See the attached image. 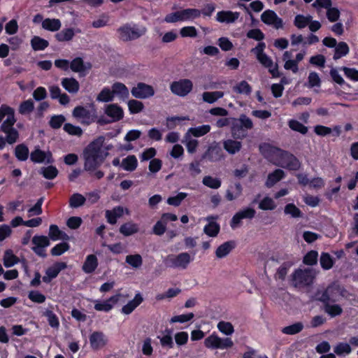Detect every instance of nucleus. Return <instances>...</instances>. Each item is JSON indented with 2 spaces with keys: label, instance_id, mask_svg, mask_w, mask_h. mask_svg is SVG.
I'll use <instances>...</instances> for the list:
<instances>
[{
  "label": "nucleus",
  "instance_id": "7c9ffc66",
  "mask_svg": "<svg viewBox=\"0 0 358 358\" xmlns=\"http://www.w3.org/2000/svg\"><path fill=\"white\" fill-rule=\"evenodd\" d=\"M122 215L123 208L121 206L115 207L112 210L106 211V217L111 224H115L117 222V219L122 217Z\"/></svg>",
  "mask_w": 358,
  "mask_h": 358
},
{
  "label": "nucleus",
  "instance_id": "b1692460",
  "mask_svg": "<svg viewBox=\"0 0 358 358\" xmlns=\"http://www.w3.org/2000/svg\"><path fill=\"white\" fill-rule=\"evenodd\" d=\"M48 238L52 241H67L69 239V236L65 232L60 230L55 224H51L50 226Z\"/></svg>",
  "mask_w": 358,
  "mask_h": 358
},
{
  "label": "nucleus",
  "instance_id": "58836bf2",
  "mask_svg": "<svg viewBox=\"0 0 358 358\" xmlns=\"http://www.w3.org/2000/svg\"><path fill=\"white\" fill-rule=\"evenodd\" d=\"M324 310L325 313L334 317L340 315L343 313V309L338 304H331V303H324Z\"/></svg>",
  "mask_w": 358,
  "mask_h": 358
},
{
  "label": "nucleus",
  "instance_id": "4c0bfd02",
  "mask_svg": "<svg viewBox=\"0 0 358 358\" xmlns=\"http://www.w3.org/2000/svg\"><path fill=\"white\" fill-rule=\"evenodd\" d=\"M182 142L186 145L188 152L193 154L196 152L199 145V141L196 139L192 138L189 134H185Z\"/></svg>",
  "mask_w": 358,
  "mask_h": 358
},
{
  "label": "nucleus",
  "instance_id": "e2e57ef3",
  "mask_svg": "<svg viewBox=\"0 0 358 358\" xmlns=\"http://www.w3.org/2000/svg\"><path fill=\"white\" fill-rule=\"evenodd\" d=\"M320 262L321 266L325 270L330 269L334 264V262L331 255L325 252L322 253Z\"/></svg>",
  "mask_w": 358,
  "mask_h": 358
},
{
  "label": "nucleus",
  "instance_id": "603ef678",
  "mask_svg": "<svg viewBox=\"0 0 358 358\" xmlns=\"http://www.w3.org/2000/svg\"><path fill=\"white\" fill-rule=\"evenodd\" d=\"M164 333L166 334L160 338V343L162 347L171 349L173 347V341L171 336L172 331L166 329H165Z\"/></svg>",
  "mask_w": 358,
  "mask_h": 358
},
{
  "label": "nucleus",
  "instance_id": "c756f323",
  "mask_svg": "<svg viewBox=\"0 0 358 358\" xmlns=\"http://www.w3.org/2000/svg\"><path fill=\"white\" fill-rule=\"evenodd\" d=\"M6 110V119L3 121V124L1 126V130L8 128H13L14 124L16 122V120L14 116V110L9 107L6 106V108L3 109Z\"/></svg>",
  "mask_w": 358,
  "mask_h": 358
},
{
  "label": "nucleus",
  "instance_id": "412c9836",
  "mask_svg": "<svg viewBox=\"0 0 358 358\" xmlns=\"http://www.w3.org/2000/svg\"><path fill=\"white\" fill-rule=\"evenodd\" d=\"M239 17V13L230 10H222L217 13L216 20L222 23H233Z\"/></svg>",
  "mask_w": 358,
  "mask_h": 358
},
{
  "label": "nucleus",
  "instance_id": "5701e85b",
  "mask_svg": "<svg viewBox=\"0 0 358 358\" xmlns=\"http://www.w3.org/2000/svg\"><path fill=\"white\" fill-rule=\"evenodd\" d=\"M62 86L69 93L76 94L80 89V85L73 78H64L61 82Z\"/></svg>",
  "mask_w": 358,
  "mask_h": 358
},
{
  "label": "nucleus",
  "instance_id": "a211bd4d",
  "mask_svg": "<svg viewBox=\"0 0 358 358\" xmlns=\"http://www.w3.org/2000/svg\"><path fill=\"white\" fill-rule=\"evenodd\" d=\"M120 296V294H116L110 296L104 301H97L94 305V309L97 311L108 312L113 308V306L118 302Z\"/></svg>",
  "mask_w": 358,
  "mask_h": 358
},
{
  "label": "nucleus",
  "instance_id": "c03bdc74",
  "mask_svg": "<svg viewBox=\"0 0 358 358\" xmlns=\"http://www.w3.org/2000/svg\"><path fill=\"white\" fill-rule=\"evenodd\" d=\"M15 155L20 161H25L29 156V149L24 144H20L15 147Z\"/></svg>",
  "mask_w": 358,
  "mask_h": 358
},
{
  "label": "nucleus",
  "instance_id": "dca6fc26",
  "mask_svg": "<svg viewBox=\"0 0 358 358\" xmlns=\"http://www.w3.org/2000/svg\"><path fill=\"white\" fill-rule=\"evenodd\" d=\"M203 159L210 162H217L222 158V151L217 143H214L208 147L203 155Z\"/></svg>",
  "mask_w": 358,
  "mask_h": 358
},
{
  "label": "nucleus",
  "instance_id": "3c124183",
  "mask_svg": "<svg viewBox=\"0 0 358 358\" xmlns=\"http://www.w3.org/2000/svg\"><path fill=\"white\" fill-rule=\"evenodd\" d=\"M303 329V324L302 322H296L292 325L285 327L282 329V333L288 335H294L299 333Z\"/></svg>",
  "mask_w": 358,
  "mask_h": 358
},
{
  "label": "nucleus",
  "instance_id": "de8ad7c7",
  "mask_svg": "<svg viewBox=\"0 0 358 358\" xmlns=\"http://www.w3.org/2000/svg\"><path fill=\"white\" fill-rule=\"evenodd\" d=\"M352 351V348L348 343H338L334 348V352L338 356H344L349 355Z\"/></svg>",
  "mask_w": 358,
  "mask_h": 358
},
{
  "label": "nucleus",
  "instance_id": "a878e982",
  "mask_svg": "<svg viewBox=\"0 0 358 358\" xmlns=\"http://www.w3.org/2000/svg\"><path fill=\"white\" fill-rule=\"evenodd\" d=\"M234 247L235 243L234 241H227L217 248L215 255L219 259L223 258L229 255Z\"/></svg>",
  "mask_w": 358,
  "mask_h": 358
},
{
  "label": "nucleus",
  "instance_id": "4d7b16f0",
  "mask_svg": "<svg viewBox=\"0 0 358 358\" xmlns=\"http://www.w3.org/2000/svg\"><path fill=\"white\" fill-rule=\"evenodd\" d=\"M18 262V258L14 255L10 250L5 252L3 264L6 267H10Z\"/></svg>",
  "mask_w": 358,
  "mask_h": 358
},
{
  "label": "nucleus",
  "instance_id": "423d86ee",
  "mask_svg": "<svg viewBox=\"0 0 358 358\" xmlns=\"http://www.w3.org/2000/svg\"><path fill=\"white\" fill-rule=\"evenodd\" d=\"M346 290L340 286L332 284L327 287L319 297V300L323 303L338 301L340 296H346Z\"/></svg>",
  "mask_w": 358,
  "mask_h": 358
},
{
  "label": "nucleus",
  "instance_id": "a18cd8bd",
  "mask_svg": "<svg viewBox=\"0 0 358 358\" xmlns=\"http://www.w3.org/2000/svg\"><path fill=\"white\" fill-rule=\"evenodd\" d=\"M312 19L311 15H297L294 18V24L297 28L303 29L309 24Z\"/></svg>",
  "mask_w": 358,
  "mask_h": 358
},
{
  "label": "nucleus",
  "instance_id": "0eeeda50",
  "mask_svg": "<svg viewBox=\"0 0 358 358\" xmlns=\"http://www.w3.org/2000/svg\"><path fill=\"white\" fill-rule=\"evenodd\" d=\"M192 258L189 253L182 252L178 255H169L164 260L168 267L181 268L185 269L191 262Z\"/></svg>",
  "mask_w": 358,
  "mask_h": 358
},
{
  "label": "nucleus",
  "instance_id": "864d4df0",
  "mask_svg": "<svg viewBox=\"0 0 358 358\" xmlns=\"http://www.w3.org/2000/svg\"><path fill=\"white\" fill-rule=\"evenodd\" d=\"M204 185L212 189H218L221 186V180L217 178L206 176L203 178Z\"/></svg>",
  "mask_w": 358,
  "mask_h": 358
},
{
  "label": "nucleus",
  "instance_id": "20e7f679",
  "mask_svg": "<svg viewBox=\"0 0 358 358\" xmlns=\"http://www.w3.org/2000/svg\"><path fill=\"white\" fill-rule=\"evenodd\" d=\"M200 16V10L196 8H186L166 15L164 20L168 23H175L181 21L193 20Z\"/></svg>",
  "mask_w": 358,
  "mask_h": 358
},
{
  "label": "nucleus",
  "instance_id": "c85d7f7f",
  "mask_svg": "<svg viewBox=\"0 0 358 358\" xmlns=\"http://www.w3.org/2000/svg\"><path fill=\"white\" fill-rule=\"evenodd\" d=\"M223 147L224 150L229 154L234 155L240 151L242 147V144L240 141L232 139H228L224 141Z\"/></svg>",
  "mask_w": 358,
  "mask_h": 358
},
{
  "label": "nucleus",
  "instance_id": "6e6552de",
  "mask_svg": "<svg viewBox=\"0 0 358 358\" xmlns=\"http://www.w3.org/2000/svg\"><path fill=\"white\" fill-rule=\"evenodd\" d=\"M72 114L74 117L81 120V122L87 125L94 122L97 118L96 110L93 105L91 110L80 106H76Z\"/></svg>",
  "mask_w": 358,
  "mask_h": 358
},
{
  "label": "nucleus",
  "instance_id": "13d9d810",
  "mask_svg": "<svg viewBox=\"0 0 358 358\" xmlns=\"http://www.w3.org/2000/svg\"><path fill=\"white\" fill-rule=\"evenodd\" d=\"M34 247L46 248L50 245V239L45 236H34L31 240Z\"/></svg>",
  "mask_w": 358,
  "mask_h": 358
},
{
  "label": "nucleus",
  "instance_id": "c9c22d12",
  "mask_svg": "<svg viewBox=\"0 0 358 358\" xmlns=\"http://www.w3.org/2000/svg\"><path fill=\"white\" fill-rule=\"evenodd\" d=\"M210 125L205 124L197 127L189 128L187 133L194 137H201L208 134L210 131Z\"/></svg>",
  "mask_w": 358,
  "mask_h": 358
},
{
  "label": "nucleus",
  "instance_id": "ea45409f",
  "mask_svg": "<svg viewBox=\"0 0 358 358\" xmlns=\"http://www.w3.org/2000/svg\"><path fill=\"white\" fill-rule=\"evenodd\" d=\"M349 52V47L345 42L338 43L335 47V53L334 59L337 60L343 56H345Z\"/></svg>",
  "mask_w": 358,
  "mask_h": 358
},
{
  "label": "nucleus",
  "instance_id": "9b49d317",
  "mask_svg": "<svg viewBox=\"0 0 358 358\" xmlns=\"http://www.w3.org/2000/svg\"><path fill=\"white\" fill-rule=\"evenodd\" d=\"M131 93L136 99H145L152 96L155 94V90L150 85L138 83L131 89Z\"/></svg>",
  "mask_w": 358,
  "mask_h": 358
},
{
  "label": "nucleus",
  "instance_id": "1a4fd4ad",
  "mask_svg": "<svg viewBox=\"0 0 358 358\" xmlns=\"http://www.w3.org/2000/svg\"><path fill=\"white\" fill-rule=\"evenodd\" d=\"M204 345L211 349H229L233 347L234 342L230 338H220L218 336L212 334L204 340Z\"/></svg>",
  "mask_w": 358,
  "mask_h": 358
},
{
  "label": "nucleus",
  "instance_id": "ddd939ff",
  "mask_svg": "<svg viewBox=\"0 0 358 358\" xmlns=\"http://www.w3.org/2000/svg\"><path fill=\"white\" fill-rule=\"evenodd\" d=\"M240 125H234L232 128V134L234 137L240 138L241 136L245 137V134H240V130H242L243 128L246 130L251 129L253 127V123L248 117L245 115H242L239 118Z\"/></svg>",
  "mask_w": 358,
  "mask_h": 358
},
{
  "label": "nucleus",
  "instance_id": "79ce46f5",
  "mask_svg": "<svg viewBox=\"0 0 358 358\" xmlns=\"http://www.w3.org/2000/svg\"><path fill=\"white\" fill-rule=\"evenodd\" d=\"M86 199L79 193L72 194L69 199V206L71 208H76L85 204Z\"/></svg>",
  "mask_w": 358,
  "mask_h": 358
},
{
  "label": "nucleus",
  "instance_id": "09e8293b",
  "mask_svg": "<svg viewBox=\"0 0 358 358\" xmlns=\"http://www.w3.org/2000/svg\"><path fill=\"white\" fill-rule=\"evenodd\" d=\"M1 131L6 134V140L8 143L13 144L17 141L19 133L15 128L4 129Z\"/></svg>",
  "mask_w": 358,
  "mask_h": 358
},
{
  "label": "nucleus",
  "instance_id": "f3484780",
  "mask_svg": "<svg viewBox=\"0 0 358 358\" xmlns=\"http://www.w3.org/2000/svg\"><path fill=\"white\" fill-rule=\"evenodd\" d=\"M105 113L111 118V122H117L124 117L123 109L116 103L106 106Z\"/></svg>",
  "mask_w": 358,
  "mask_h": 358
},
{
  "label": "nucleus",
  "instance_id": "cd10ccee",
  "mask_svg": "<svg viewBox=\"0 0 358 358\" xmlns=\"http://www.w3.org/2000/svg\"><path fill=\"white\" fill-rule=\"evenodd\" d=\"M214 217H208L206 220L209 221L208 224L206 225L203 231L210 237H215L220 231V225L215 222L211 221Z\"/></svg>",
  "mask_w": 358,
  "mask_h": 358
},
{
  "label": "nucleus",
  "instance_id": "4468645a",
  "mask_svg": "<svg viewBox=\"0 0 358 358\" xmlns=\"http://www.w3.org/2000/svg\"><path fill=\"white\" fill-rule=\"evenodd\" d=\"M66 268V264L64 262H57L53 266L47 268L45 275L43 277V281L49 283L50 281L56 278L59 273Z\"/></svg>",
  "mask_w": 358,
  "mask_h": 358
},
{
  "label": "nucleus",
  "instance_id": "37998d69",
  "mask_svg": "<svg viewBox=\"0 0 358 358\" xmlns=\"http://www.w3.org/2000/svg\"><path fill=\"white\" fill-rule=\"evenodd\" d=\"M125 262L134 268H138L143 264V258L139 254L129 255L125 258Z\"/></svg>",
  "mask_w": 358,
  "mask_h": 358
},
{
  "label": "nucleus",
  "instance_id": "2eb2a0df",
  "mask_svg": "<svg viewBox=\"0 0 358 358\" xmlns=\"http://www.w3.org/2000/svg\"><path fill=\"white\" fill-rule=\"evenodd\" d=\"M90 343L92 348L97 350L106 345L107 338L103 332L94 331L90 336Z\"/></svg>",
  "mask_w": 358,
  "mask_h": 358
},
{
  "label": "nucleus",
  "instance_id": "49530a36",
  "mask_svg": "<svg viewBox=\"0 0 358 358\" xmlns=\"http://www.w3.org/2000/svg\"><path fill=\"white\" fill-rule=\"evenodd\" d=\"M31 45L34 50H42L48 46L49 43L39 36H34L31 41Z\"/></svg>",
  "mask_w": 358,
  "mask_h": 358
},
{
  "label": "nucleus",
  "instance_id": "774afa93",
  "mask_svg": "<svg viewBox=\"0 0 358 358\" xmlns=\"http://www.w3.org/2000/svg\"><path fill=\"white\" fill-rule=\"evenodd\" d=\"M317 252L311 250L304 256L303 262L306 265H315L317 262Z\"/></svg>",
  "mask_w": 358,
  "mask_h": 358
},
{
  "label": "nucleus",
  "instance_id": "6e6d98bb",
  "mask_svg": "<svg viewBox=\"0 0 358 358\" xmlns=\"http://www.w3.org/2000/svg\"><path fill=\"white\" fill-rule=\"evenodd\" d=\"M217 329L222 334L229 336L234 332V328L232 324L229 322L220 321L217 324Z\"/></svg>",
  "mask_w": 358,
  "mask_h": 358
},
{
  "label": "nucleus",
  "instance_id": "69168bd1",
  "mask_svg": "<svg viewBox=\"0 0 358 358\" xmlns=\"http://www.w3.org/2000/svg\"><path fill=\"white\" fill-rule=\"evenodd\" d=\"M64 130L72 136H80L83 134V129L78 126L66 123L64 126Z\"/></svg>",
  "mask_w": 358,
  "mask_h": 358
},
{
  "label": "nucleus",
  "instance_id": "39448f33",
  "mask_svg": "<svg viewBox=\"0 0 358 358\" xmlns=\"http://www.w3.org/2000/svg\"><path fill=\"white\" fill-rule=\"evenodd\" d=\"M120 38L123 41H129L136 40L146 32V28L144 27H139L138 25H131L126 24L120 27L117 29Z\"/></svg>",
  "mask_w": 358,
  "mask_h": 358
},
{
  "label": "nucleus",
  "instance_id": "2f4dec72",
  "mask_svg": "<svg viewBox=\"0 0 358 358\" xmlns=\"http://www.w3.org/2000/svg\"><path fill=\"white\" fill-rule=\"evenodd\" d=\"M139 228L137 224L128 222L122 224L120 228V232L124 236H129L138 233Z\"/></svg>",
  "mask_w": 358,
  "mask_h": 358
},
{
  "label": "nucleus",
  "instance_id": "bf43d9fd",
  "mask_svg": "<svg viewBox=\"0 0 358 358\" xmlns=\"http://www.w3.org/2000/svg\"><path fill=\"white\" fill-rule=\"evenodd\" d=\"M70 245L69 243L66 242L60 243L52 248L50 253L52 256H59L68 251Z\"/></svg>",
  "mask_w": 358,
  "mask_h": 358
},
{
  "label": "nucleus",
  "instance_id": "aec40b11",
  "mask_svg": "<svg viewBox=\"0 0 358 358\" xmlns=\"http://www.w3.org/2000/svg\"><path fill=\"white\" fill-rule=\"evenodd\" d=\"M266 48L265 43L260 42L257 45L251 50L257 59V60L265 67H268V58L267 55L264 53V50Z\"/></svg>",
  "mask_w": 358,
  "mask_h": 358
},
{
  "label": "nucleus",
  "instance_id": "5fc2aeb1",
  "mask_svg": "<svg viewBox=\"0 0 358 358\" xmlns=\"http://www.w3.org/2000/svg\"><path fill=\"white\" fill-rule=\"evenodd\" d=\"M128 108L131 114L141 112L144 108L143 103L136 99H131L128 101Z\"/></svg>",
  "mask_w": 358,
  "mask_h": 358
},
{
  "label": "nucleus",
  "instance_id": "f03ea898",
  "mask_svg": "<svg viewBox=\"0 0 358 358\" xmlns=\"http://www.w3.org/2000/svg\"><path fill=\"white\" fill-rule=\"evenodd\" d=\"M270 162L292 171H297L301 168V162L294 155L273 146H270Z\"/></svg>",
  "mask_w": 358,
  "mask_h": 358
},
{
  "label": "nucleus",
  "instance_id": "f8f14e48",
  "mask_svg": "<svg viewBox=\"0 0 358 358\" xmlns=\"http://www.w3.org/2000/svg\"><path fill=\"white\" fill-rule=\"evenodd\" d=\"M256 211L252 208H246L237 212L232 217L230 226L232 229H235L241 224V220L243 219H252L255 215Z\"/></svg>",
  "mask_w": 358,
  "mask_h": 358
},
{
  "label": "nucleus",
  "instance_id": "9d476101",
  "mask_svg": "<svg viewBox=\"0 0 358 358\" xmlns=\"http://www.w3.org/2000/svg\"><path fill=\"white\" fill-rule=\"evenodd\" d=\"M193 89V83L189 79H180L173 81L170 85L171 92L177 96L184 97L189 94Z\"/></svg>",
  "mask_w": 358,
  "mask_h": 358
},
{
  "label": "nucleus",
  "instance_id": "7ed1b4c3",
  "mask_svg": "<svg viewBox=\"0 0 358 358\" xmlns=\"http://www.w3.org/2000/svg\"><path fill=\"white\" fill-rule=\"evenodd\" d=\"M317 271L311 268H299L289 276V284L297 289H303L310 286L317 275Z\"/></svg>",
  "mask_w": 358,
  "mask_h": 358
},
{
  "label": "nucleus",
  "instance_id": "8fccbe9b",
  "mask_svg": "<svg viewBox=\"0 0 358 358\" xmlns=\"http://www.w3.org/2000/svg\"><path fill=\"white\" fill-rule=\"evenodd\" d=\"M114 95L112 90L108 87L103 88L97 95L96 100L101 102H108L113 101Z\"/></svg>",
  "mask_w": 358,
  "mask_h": 358
},
{
  "label": "nucleus",
  "instance_id": "f257e3e1",
  "mask_svg": "<svg viewBox=\"0 0 358 358\" xmlns=\"http://www.w3.org/2000/svg\"><path fill=\"white\" fill-rule=\"evenodd\" d=\"M104 141L103 136H99L84 150V169L90 172V174L102 164L108 155L103 150Z\"/></svg>",
  "mask_w": 358,
  "mask_h": 358
},
{
  "label": "nucleus",
  "instance_id": "4be33fe9",
  "mask_svg": "<svg viewBox=\"0 0 358 358\" xmlns=\"http://www.w3.org/2000/svg\"><path fill=\"white\" fill-rule=\"evenodd\" d=\"M143 298L142 295L138 293L136 294L134 298L129 301L126 305L122 308V313L125 315L131 314L142 302Z\"/></svg>",
  "mask_w": 358,
  "mask_h": 358
},
{
  "label": "nucleus",
  "instance_id": "0e129e2a",
  "mask_svg": "<svg viewBox=\"0 0 358 358\" xmlns=\"http://www.w3.org/2000/svg\"><path fill=\"white\" fill-rule=\"evenodd\" d=\"M34 108V101L31 99H29L21 103L19 107V113L23 115L28 114L32 112Z\"/></svg>",
  "mask_w": 358,
  "mask_h": 358
},
{
  "label": "nucleus",
  "instance_id": "bb28decb",
  "mask_svg": "<svg viewBox=\"0 0 358 358\" xmlns=\"http://www.w3.org/2000/svg\"><path fill=\"white\" fill-rule=\"evenodd\" d=\"M112 91L113 95L119 96L122 99H125L129 97V92L126 85L121 83H115L112 86Z\"/></svg>",
  "mask_w": 358,
  "mask_h": 358
},
{
  "label": "nucleus",
  "instance_id": "473e14b6",
  "mask_svg": "<svg viewBox=\"0 0 358 358\" xmlns=\"http://www.w3.org/2000/svg\"><path fill=\"white\" fill-rule=\"evenodd\" d=\"M232 90L236 94H244L246 96H249L252 92V87L245 80H242L238 83L232 87Z\"/></svg>",
  "mask_w": 358,
  "mask_h": 358
},
{
  "label": "nucleus",
  "instance_id": "72a5a7b5",
  "mask_svg": "<svg viewBox=\"0 0 358 358\" xmlns=\"http://www.w3.org/2000/svg\"><path fill=\"white\" fill-rule=\"evenodd\" d=\"M61 26L62 24L59 19L46 18L42 22V27L50 31H58Z\"/></svg>",
  "mask_w": 358,
  "mask_h": 358
},
{
  "label": "nucleus",
  "instance_id": "680f3d73",
  "mask_svg": "<svg viewBox=\"0 0 358 358\" xmlns=\"http://www.w3.org/2000/svg\"><path fill=\"white\" fill-rule=\"evenodd\" d=\"M292 264L289 262L283 263L278 269L275 278L283 280L289 270Z\"/></svg>",
  "mask_w": 358,
  "mask_h": 358
},
{
  "label": "nucleus",
  "instance_id": "393cba45",
  "mask_svg": "<svg viewBox=\"0 0 358 358\" xmlns=\"http://www.w3.org/2000/svg\"><path fill=\"white\" fill-rule=\"evenodd\" d=\"M98 266V259L94 255L87 256L86 259L83 265V271L85 273H91L95 271Z\"/></svg>",
  "mask_w": 358,
  "mask_h": 358
},
{
  "label": "nucleus",
  "instance_id": "338daca9",
  "mask_svg": "<svg viewBox=\"0 0 358 358\" xmlns=\"http://www.w3.org/2000/svg\"><path fill=\"white\" fill-rule=\"evenodd\" d=\"M41 173L43 174L44 178L49 179V180H52L57 176L58 171L56 169V167L52 166H49L45 168H42Z\"/></svg>",
  "mask_w": 358,
  "mask_h": 358
},
{
  "label": "nucleus",
  "instance_id": "e433bc0d",
  "mask_svg": "<svg viewBox=\"0 0 358 358\" xmlns=\"http://www.w3.org/2000/svg\"><path fill=\"white\" fill-rule=\"evenodd\" d=\"M224 92L221 91L215 92H205L202 94V98L203 101L208 103H213L217 99L222 98Z\"/></svg>",
  "mask_w": 358,
  "mask_h": 358
},
{
  "label": "nucleus",
  "instance_id": "a19ab883",
  "mask_svg": "<svg viewBox=\"0 0 358 358\" xmlns=\"http://www.w3.org/2000/svg\"><path fill=\"white\" fill-rule=\"evenodd\" d=\"M75 35L74 31L72 28L64 29L61 31L58 32L55 35V38L58 41H69Z\"/></svg>",
  "mask_w": 358,
  "mask_h": 358
},
{
  "label": "nucleus",
  "instance_id": "f704fd0d",
  "mask_svg": "<svg viewBox=\"0 0 358 358\" xmlns=\"http://www.w3.org/2000/svg\"><path fill=\"white\" fill-rule=\"evenodd\" d=\"M138 164V161L134 155H129L126 158L123 159L121 163L122 167L128 171H134Z\"/></svg>",
  "mask_w": 358,
  "mask_h": 358
},
{
  "label": "nucleus",
  "instance_id": "6ab92c4d",
  "mask_svg": "<svg viewBox=\"0 0 358 358\" xmlns=\"http://www.w3.org/2000/svg\"><path fill=\"white\" fill-rule=\"evenodd\" d=\"M30 159L35 163H43L45 162L47 164H50L52 162L51 152H45L39 148H36L34 151L31 152Z\"/></svg>",
  "mask_w": 358,
  "mask_h": 358
},
{
  "label": "nucleus",
  "instance_id": "052dcab7",
  "mask_svg": "<svg viewBox=\"0 0 358 358\" xmlns=\"http://www.w3.org/2000/svg\"><path fill=\"white\" fill-rule=\"evenodd\" d=\"M285 173L283 170L278 169L270 173V186L274 185L284 178Z\"/></svg>",
  "mask_w": 358,
  "mask_h": 358
}]
</instances>
